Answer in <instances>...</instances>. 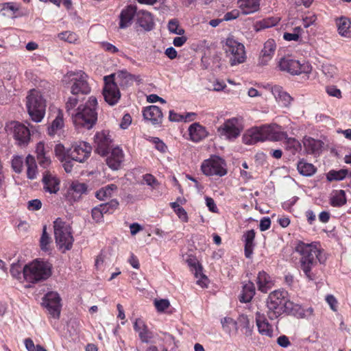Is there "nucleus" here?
<instances>
[{"instance_id": "obj_1", "label": "nucleus", "mask_w": 351, "mask_h": 351, "mask_svg": "<svg viewBox=\"0 0 351 351\" xmlns=\"http://www.w3.org/2000/svg\"><path fill=\"white\" fill-rule=\"evenodd\" d=\"M295 251L302 256L300 258L301 269L309 280H314L315 275L312 269L318 262L323 263L325 256L317 243L310 244L300 242L295 247Z\"/></svg>"}, {"instance_id": "obj_2", "label": "nucleus", "mask_w": 351, "mask_h": 351, "mask_svg": "<svg viewBox=\"0 0 351 351\" xmlns=\"http://www.w3.org/2000/svg\"><path fill=\"white\" fill-rule=\"evenodd\" d=\"M97 100L95 97H90L84 105H80L71 113L72 120L76 128L90 129L97 120L96 107Z\"/></svg>"}, {"instance_id": "obj_3", "label": "nucleus", "mask_w": 351, "mask_h": 351, "mask_svg": "<svg viewBox=\"0 0 351 351\" xmlns=\"http://www.w3.org/2000/svg\"><path fill=\"white\" fill-rule=\"evenodd\" d=\"M26 281L36 283L48 279L52 274V265L48 261L36 259L23 268Z\"/></svg>"}, {"instance_id": "obj_4", "label": "nucleus", "mask_w": 351, "mask_h": 351, "mask_svg": "<svg viewBox=\"0 0 351 351\" xmlns=\"http://www.w3.org/2000/svg\"><path fill=\"white\" fill-rule=\"evenodd\" d=\"M287 292L276 290L269 293L267 300V314L271 319H276L292 306V302L287 298Z\"/></svg>"}, {"instance_id": "obj_5", "label": "nucleus", "mask_w": 351, "mask_h": 351, "mask_svg": "<svg viewBox=\"0 0 351 351\" xmlns=\"http://www.w3.org/2000/svg\"><path fill=\"white\" fill-rule=\"evenodd\" d=\"M53 232L56 243L60 250L65 252L71 248L73 237L69 223L61 218L56 219L53 221Z\"/></svg>"}, {"instance_id": "obj_6", "label": "nucleus", "mask_w": 351, "mask_h": 351, "mask_svg": "<svg viewBox=\"0 0 351 351\" xmlns=\"http://www.w3.org/2000/svg\"><path fill=\"white\" fill-rule=\"evenodd\" d=\"M26 99V106L31 119L36 123L40 122L46 108L45 100L40 92L36 89L30 90Z\"/></svg>"}, {"instance_id": "obj_7", "label": "nucleus", "mask_w": 351, "mask_h": 351, "mask_svg": "<svg viewBox=\"0 0 351 351\" xmlns=\"http://www.w3.org/2000/svg\"><path fill=\"white\" fill-rule=\"evenodd\" d=\"M277 66L280 71L293 75L309 74L312 71V66L308 62L296 60L291 55L280 58L277 61Z\"/></svg>"}, {"instance_id": "obj_8", "label": "nucleus", "mask_w": 351, "mask_h": 351, "mask_svg": "<svg viewBox=\"0 0 351 351\" xmlns=\"http://www.w3.org/2000/svg\"><path fill=\"white\" fill-rule=\"evenodd\" d=\"M226 57L232 66L243 63L246 58L245 48L243 44L229 36L223 45Z\"/></svg>"}, {"instance_id": "obj_9", "label": "nucleus", "mask_w": 351, "mask_h": 351, "mask_svg": "<svg viewBox=\"0 0 351 351\" xmlns=\"http://www.w3.org/2000/svg\"><path fill=\"white\" fill-rule=\"evenodd\" d=\"M87 78V75L82 71H70L64 75L62 82L65 84L71 85V93L73 95H87L90 92Z\"/></svg>"}, {"instance_id": "obj_10", "label": "nucleus", "mask_w": 351, "mask_h": 351, "mask_svg": "<svg viewBox=\"0 0 351 351\" xmlns=\"http://www.w3.org/2000/svg\"><path fill=\"white\" fill-rule=\"evenodd\" d=\"M115 76L114 74H112L105 76L104 78L105 85L103 88V95L105 101L110 106L115 105L121 97V93L115 80L127 77L129 75L125 72H121L117 74V79H115Z\"/></svg>"}, {"instance_id": "obj_11", "label": "nucleus", "mask_w": 351, "mask_h": 351, "mask_svg": "<svg viewBox=\"0 0 351 351\" xmlns=\"http://www.w3.org/2000/svg\"><path fill=\"white\" fill-rule=\"evenodd\" d=\"M243 130V119L241 117H232L226 119L221 125L217 132L219 135L224 139L234 141L238 138Z\"/></svg>"}, {"instance_id": "obj_12", "label": "nucleus", "mask_w": 351, "mask_h": 351, "mask_svg": "<svg viewBox=\"0 0 351 351\" xmlns=\"http://www.w3.org/2000/svg\"><path fill=\"white\" fill-rule=\"evenodd\" d=\"M8 134L12 135L19 146H26L30 141V132L26 125L18 121H11L5 125Z\"/></svg>"}, {"instance_id": "obj_13", "label": "nucleus", "mask_w": 351, "mask_h": 351, "mask_svg": "<svg viewBox=\"0 0 351 351\" xmlns=\"http://www.w3.org/2000/svg\"><path fill=\"white\" fill-rule=\"evenodd\" d=\"M225 161L219 156H212L205 160L202 165L201 169L206 176H223L227 173Z\"/></svg>"}, {"instance_id": "obj_14", "label": "nucleus", "mask_w": 351, "mask_h": 351, "mask_svg": "<svg viewBox=\"0 0 351 351\" xmlns=\"http://www.w3.org/2000/svg\"><path fill=\"white\" fill-rule=\"evenodd\" d=\"M61 298L57 292L47 293L43 298V304L54 319H59L61 311Z\"/></svg>"}, {"instance_id": "obj_15", "label": "nucleus", "mask_w": 351, "mask_h": 351, "mask_svg": "<svg viewBox=\"0 0 351 351\" xmlns=\"http://www.w3.org/2000/svg\"><path fill=\"white\" fill-rule=\"evenodd\" d=\"M92 147L85 141L75 143L70 148L69 156L73 160L84 162L90 155Z\"/></svg>"}, {"instance_id": "obj_16", "label": "nucleus", "mask_w": 351, "mask_h": 351, "mask_svg": "<svg viewBox=\"0 0 351 351\" xmlns=\"http://www.w3.org/2000/svg\"><path fill=\"white\" fill-rule=\"evenodd\" d=\"M94 140L97 153L105 156L108 152L112 142L110 132L104 130L98 132L95 135Z\"/></svg>"}, {"instance_id": "obj_17", "label": "nucleus", "mask_w": 351, "mask_h": 351, "mask_svg": "<svg viewBox=\"0 0 351 351\" xmlns=\"http://www.w3.org/2000/svg\"><path fill=\"white\" fill-rule=\"evenodd\" d=\"M276 49V44L274 39H269L265 43L258 58V64L267 65L273 58Z\"/></svg>"}, {"instance_id": "obj_18", "label": "nucleus", "mask_w": 351, "mask_h": 351, "mask_svg": "<svg viewBox=\"0 0 351 351\" xmlns=\"http://www.w3.org/2000/svg\"><path fill=\"white\" fill-rule=\"evenodd\" d=\"M275 131L274 126L264 125L261 128H252L247 131L250 136L253 137L255 143L258 141H263L269 138H274V135L271 134V132Z\"/></svg>"}, {"instance_id": "obj_19", "label": "nucleus", "mask_w": 351, "mask_h": 351, "mask_svg": "<svg viewBox=\"0 0 351 351\" xmlns=\"http://www.w3.org/2000/svg\"><path fill=\"white\" fill-rule=\"evenodd\" d=\"M42 182L45 192L56 194L60 190V180L48 170L43 173Z\"/></svg>"}, {"instance_id": "obj_20", "label": "nucleus", "mask_w": 351, "mask_h": 351, "mask_svg": "<svg viewBox=\"0 0 351 351\" xmlns=\"http://www.w3.org/2000/svg\"><path fill=\"white\" fill-rule=\"evenodd\" d=\"M271 92L276 102L282 107L289 108L293 101L292 97L280 86L274 85L271 88Z\"/></svg>"}, {"instance_id": "obj_21", "label": "nucleus", "mask_w": 351, "mask_h": 351, "mask_svg": "<svg viewBox=\"0 0 351 351\" xmlns=\"http://www.w3.org/2000/svg\"><path fill=\"white\" fill-rule=\"evenodd\" d=\"M134 329L138 332L141 341L143 343H152L154 337V333L150 331L143 320L138 318L134 323Z\"/></svg>"}, {"instance_id": "obj_22", "label": "nucleus", "mask_w": 351, "mask_h": 351, "mask_svg": "<svg viewBox=\"0 0 351 351\" xmlns=\"http://www.w3.org/2000/svg\"><path fill=\"white\" fill-rule=\"evenodd\" d=\"M143 115L145 120L153 125H159L162 123V113L160 108L156 106L146 107L143 111Z\"/></svg>"}, {"instance_id": "obj_23", "label": "nucleus", "mask_w": 351, "mask_h": 351, "mask_svg": "<svg viewBox=\"0 0 351 351\" xmlns=\"http://www.w3.org/2000/svg\"><path fill=\"white\" fill-rule=\"evenodd\" d=\"M274 139L276 141L284 139L285 149L292 155H295L301 150L300 143L294 138H289L285 132L278 134L277 136H274Z\"/></svg>"}, {"instance_id": "obj_24", "label": "nucleus", "mask_w": 351, "mask_h": 351, "mask_svg": "<svg viewBox=\"0 0 351 351\" xmlns=\"http://www.w3.org/2000/svg\"><path fill=\"white\" fill-rule=\"evenodd\" d=\"M136 7L132 5H128L121 12L119 18V27L125 29L131 25L134 16H136Z\"/></svg>"}, {"instance_id": "obj_25", "label": "nucleus", "mask_w": 351, "mask_h": 351, "mask_svg": "<svg viewBox=\"0 0 351 351\" xmlns=\"http://www.w3.org/2000/svg\"><path fill=\"white\" fill-rule=\"evenodd\" d=\"M124 158L123 150L119 147L112 149L110 155L106 158V162L108 167L113 169L117 170L120 168Z\"/></svg>"}, {"instance_id": "obj_26", "label": "nucleus", "mask_w": 351, "mask_h": 351, "mask_svg": "<svg viewBox=\"0 0 351 351\" xmlns=\"http://www.w3.org/2000/svg\"><path fill=\"white\" fill-rule=\"evenodd\" d=\"M256 323L258 332L268 337H273V327L269 324L265 315L259 312L256 313Z\"/></svg>"}, {"instance_id": "obj_27", "label": "nucleus", "mask_w": 351, "mask_h": 351, "mask_svg": "<svg viewBox=\"0 0 351 351\" xmlns=\"http://www.w3.org/2000/svg\"><path fill=\"white\" fill-rule=\"evenodd\" d=\"M136 20L139 25L147 31L151 30L154 25L152 14L144 10L138 11Z\"/></svg>"}, {"instance_id": "obj_28", "label": "nucleus", "mask_w": 351, "mask_h": 351, "mask_svg": "<svg viewBox=\"0 0 351 351\" xmlns=\"http://www.w3.org/2000/svg\"><path fill=\"white\" fill-rule=\"evenodd\" d=\"M188 130L190 139L193 142H199L208 135L206 128L199 123H194L191 125Z\"/></svg>"}, {"instance_id": "obj_29", "label": "nucleus", "mask_w": 351, "mask_h": 351, "mask_svg": "<svg viewBox=\"0 0 351 351\" xmlns=\"http://www.w3.org/2000/svg\"><path fill=\"white\" fill-rule=\"evenodd\" d=\"M238 7L243 14L257 12L260 8V0H238Z\"/></svg>"}, {"instance_id": "obj_30", "label": "nucleus", "mask_w": 351, "mask_h": 351, "mask_svg": "<svg viewBox=\"0 0 351 351\" xmlns=\"http://www.w3.org/2000/svg\"><path fill=\"white\" fill-rule=\"evenodd\" d=\"M256 284L259 291L267 293L270 289L274 283L271 276L265 271H260L256 279Z\"/></svg>"}, {"instance_id": "obj_31", "label": "nucleus", "mask_w": 351, "mask_h": 351, "mask_svg": "<svg viewBox=\"0 0 351 351\" xmlns=\"http://www.w3.org/2000/svg\"><path fill=\"white\" fill-rule=\"evenodd\" d=\"M86 189L87 187L85 184L73 182L68 190V196L76 201L80 199L83 193H86Z\"/></svg>"}, {"instance_id": "obj_32", "label": "nucleus", "mask_w": 351, "mask_h": 351, "mask_svg": "<svg viewBox=\"0 0 351 351\" xmlns=\"http://www.w3.org/2000/svg\"><path fill=\"white\" fill-rule=\"evenodd\" d=\"M304 146L308 154H319L322 147V142L311 137L304 138Z\"/></svg>"}, {"instance_id": "obj_33", "label": "nucleus", "mask_w": 351, "mask_h": 351, "mask_svg": "<svg viewBox=\"0 0 351 351\" xmlns=\"http://www.w3.org/2000/svg\"><path fill=\"white\" fill-rule=\"evenodd\" d=\"M287 313H292L299 318H309L313 315V308L311 307L306 309L303 308L300 305L292 302V306L288 309Z\"/></svg>"}, {"instance_id": "obj_34", "label": "nucleus", "mask_w": 351, "mask_h": 351, "mask_svg": "<svg viewBox=\"0 0 351 351\" xmlns=\"http://www.w3.org/2000/svg\"><path fill=\"white\" fill-rule=\"evenodd\" d=\"M25 165L27 167V178L29 180H35L38 173L35 158L28 154L25 158Z\"/></svg>"}, {"instance_id": "obj_35", "label": "nucleus", "mask_w": 351, "mask_h": 351, "mask_svg": "<svg viewBox=\"0 0 351 351\" xmlns=\"http://www.w3.org/2000/svg\"><path fill=\"white\" fill-rule=\"evenodd\" d=\"M336 25L339 34L341 36L348 37L350 36L351 32L350 28L351 27V21L348 18L341 16L336 20Z\"/></svg>"}, {"instance_id": "obj_36", "label": "nucleus", "mask_w": 351, "mask_h": 351, "mask_svg": "<svg viewBox=\"0 0 351 351\" xmlns=\"http://www.w3.org/2000/svg\"><path fill=\"white\" fill-rule=\"evenodd\" d=\"M237 324L238 328H241L244 330V333L246 336H251L253 328H254V323L253 321L251 320L248 316L245 315H241L237 318Z\"/></svg>"}, {"instance_id": "obj_37", "label": "nucleus", "mask_w": 351, "mask_h": 351, "mask_svg": "<svg viewBox=\"0 0 351 351\" xmlns=\"http://www.w3.org/2000/svg\"><path fill=\"white\" fill-rule=\"evenodd\" d=\"M255 294V287L252 282L248 281L243 286L240 301L241 302H249L252 300Z\"/></svg>"}, {"instance_id": "obj_38", "label": "nucleus", "mask_w": 351, "mask_h": 351, "mask_svg": "<svg viewBox=\"0 0 351 351\" xmlns=\"http://www.w3.org/2000/svg\"><path fill=\"white\" fill-rule=\"evenodd\" d=\"M117 191V186L116 184H108L98 190L95 193V197L99 200H105L106 199L111 197L113 193Z\"/></svg>"}, {"instance_id": "obj_39", "label": "nucleus", "mask_w": 351, "mask_h": 351, "mask_svg": "<svg viewBox=\"0 0 351 351\" xmlns=\"http://www.w3.org/2000/svg\"><path fill=\"white\" fill-rule=\"evenodd\" d=\"M346 203L345 191L343 190L334 191L330 197V204L333 206H341Z\"/></svg>"}, {"instance_id": "obj_40", "label": "nucleus", "mask_w": 351, "mask_h": 351, "mask_svg": "<svg viewBox=\"0 0 351 351\" xmlns=\"http://www.w3.org/2000/svg\"><path fill=\"white\" fill-rule=\"evenodd\" d=\"M223 330L230 335L232 332L235 333L238 331L237 320L235 321L231 317H224L221 320Z\"/></svg>"}, {"instance_id": "obj_41", "label": "nucleus", "mask_w": 351, "mask_h": 351, "mask_svg": "<svg viewBox=\"0 0 351 351\" xmlns=\"http://www.w3.org/2000/svg\"><path fill=\"white\" fill-rule=\"evenodd\" d=\"M64 126V121L62 114L60 112H58L56 118L53 121L51 125L48 128V134L53 136L58 133Z\"/></svg>"}, {"instance_id": "obj_42", "label": "nucleus", "mask_w": 351, "mask_h": 351, "mask_svg": "<svg viewBox=\"0 0 351 351\" xmlns=\"http://www.w3.org/2000/svg\"><path fill=\"white\" fill-rule=\"evenodd\" d=\"M299 173L305 176H311L315 172V167L304 160H300L297 166Z\"/></svg>"}, {"instance_id": "obj_43", "label": "nucleus", "mask_w": 351, "mask_h": 351, "mask_svg": "<svg viewBox=\"0 0 351 351\" xmlns=\"http://www.w3.org/2000/svg\"><path fill=\"white\" fill-rule=\"evenodd\" d=\"M51 242V237L47 232V226H44L43 228V233L40 239V246L41 250L45 252L49 251Z\"/></svg>"}, {"instance_id": "obj_44", "label": "nucleus", "mask_w": 351, "mask_h": 351, "mask_svg": "<svg viewBox=\"0 0 351 351\" xmlns=\"http://www.w3.org/2000/svg\"><path fill=\"white\" fill-rule=\"evenodd\" d=\"M348 170L340 169L339 171L331 170L327 173V179L328 181L341 180L346 178Z\"/></svg>"}, {"instance_id": "obj_45", "label": "nucleus", "mask_w": 351, "mask_h": 351, "mask_svg": "<svg viewBox=\"0 0 351 351\" xmlns=\"http://www.w3.org/2000/svg\"><path fill=\"white\" fill-rule=\"evenodd\" d=\"M69 152L70 149H66L61 144H58L55 147V154L61 162L70 158Z\"/></svg>"}, {"instance_id": "obj_46", "label": "nucleus", "mask_w": 351, "mask_h": 351, "mask_svg": "<svg viewBox=\"0 0 351 351\" xmlns=\"http://www.w3.org/2000/svg\"><path fill=\"white\" fill-rule=\"evenodd\" d=\"M119 204V202L117 199H112L107 203L100 204L99 208L104 214L112 213L117 209Z\"/></svg>"}, {"instance_id": "obj_47", "label": "nucleus", "mask_w": 351, "mask_h": 351, "mask_svg": "<svg viewBox=\"0 0 351 351\" xmlns=\"http://www.w3.org/2000/svg\"><path fill=\"white\" fill-rule=\"evenodd\" d=\"M58 37L64 41L69 43H76L78 40V36L72 32L66 31L58 34Z\"/></svg>"}, {"instance_id": "obj_48", "label": "nucleus", "mask_w": 351, "mask_h": 351, "mask_svg": "<svg viewBox=\"0 0 351 351\" xmlns=\"http://www.w3.org/2000/svg\"><path fill=\"white\" fill-rule=\"evenodd\" d=\"M278 20L274 18H268L256 23V27L258 30L271 27L276 25Z\"/></svg>"}, {"instance_id": "obj_49", "label": "nucleus", "mask_w": 351, "mask_h": 351, "mask_svg": "<svg viewBox=\"0 0 351 351\" xmlns=\"http://www.w3.org/2000/svg\"><path fill=\"white\" fill-rule=\"evenodd\" d=\"M168 29L170 32L178 35H182L184 33V30L182 28H180L178 21L176 19H172L169 21Z\"/></svg>"}, {"instance_id": "obj_50", "label": "nucleus", "mask_w": 351, "mask_h": 351, "mask_svg": "<svg viewBox=\"0 0 351 351\" xmlns=\"http://www.w3.org/2000/svg\"><path fill=\"white\" fill-rule=\"evenodd\" d=\"M23 167V159L21 156H14L12 160V167L13 170L17 173H21Z\"/></svg>"}, {"instance_id": "obj_51", "label": "nucleus", "mask_w": 351, "mask_h": 351, "mask_svg": "<svg viewBox=\"0 0 351 351\" xmlns=\"http://www.w3.org/2000/svg\"><path fill=\"white\" fill-rule=\"evenodd\" d=\"M322 71L327 77L332 78L337 74V68L331 64H324Z\"/></svg>"}, {"instance_id": "obj_52", "label": "nucleus", "mask_w": 351, "mask_h": 351, "mask_svg": "<svg viewBox=\"0 0 351 351\" xmlns=\"http://www.w3.org/2000/svg\"><path fill=\"white\" fill-rule=\"evenodd\" d=\"M1 6V10L10 11L12 14L16 13L20 8L19 5L14 2L4 3Z\"/></svg>"}, {"instance_id": "obj_53", "label": "nucleus", "mask_w": 351, "mask_h": 351, "mask_svg": "<svg viewBox=\"0 0 351 351\" xmlns=\"http://www.w3.org/2000/svg\"><path fill=\"white\" fill-rule=\"evenodd\" d=\"M301 30L300 27L295 28V31L293 33H288L285 32L283 35V38L287 41H297L300 38L299 32Z\"/></svg>"}, {"instance_id": "obj_54", "label": "nucleus", "mask_w": 351, "mask_h": 351, "mask_svg": "<svg viewBox=\"0 0 351 351\" xmlns=\"http://www.w3.org/2000/svg\"><path fill=\"white\" fill-rule=\"evenodd\" d=\"M78 104V99L76 96L70 97L66 103V109L69 113H72L71 111L75 112L74 108Z\"/></svg>"}, {"instance_id": "obj_55", "label": "nucleus", "mask_w": 351, "mask_h": 351, "mask_svg": "<svg viewBox=\"0 0 351 351\" xmlns=\"http://www.w3.org/2000/svg\"><path fill=\"white\" fill-rule=\"evenodd\" d=\"M169 302L168 300H156L154 301V305L158 311L162 312L169 306Z\"/></svg>"}, {"instance_id": "obj_56", "label": "nucleus", "mask_w": 351, "mask_h": 351, "mask_svg": "<svg viewBox=\"0 0 351 351\" xmlns=\"http://www.w3.org/2000/svg\"><path fill=\"white\" fill-rule=\"evenodd\" d=\"M326 91L329 96L335 97L338 99L341 97V92L335 86H328L326 87Z\"/></svg>"}, {"instance_id": "obj_57", "label": "nucleus", "mask_w": 351, "mask_h": 351, "mask_svg": "<svg viewBox=\"0 0 351 351\" xmlns=\"http://www.w3.org/2000/svg\"><path fill=\"white\" fill-rule=\"evenodd\" d=\"M255 232L254 230H250L245 232L243 239L245 244L254 245Z\"/></svg>"}, {"instance_id": "obj_58", "label": "nucleus", "mask_w": 351, "mask_h": 351, "mask_svg": "<svg viewBox=\"0 0 351 351\" xmlns=\"http://www.w3.org/2000/svg\"><path fill=\"white\" fill-rule=\"evenodd\" d=\"M104 214L102 210L99 208V205L92 209V217L96 222L102 221Z\"/></svg>"}, {"instance_id": "obj_59", "label": "nucleus", "mask_w": 351, "mask_h": 351, "mask_svg": "<svg viewBox=\"0 0 351 351\" xmlns=\"http://www.w3.org/2000/svg\"><path fill=\"white\" fill-rule=\"evenodd\" d=\"M23 269L19 263L12 264L10 268V273L12 276L15 278H21V271Z\"/></svg>"}, {"instance_id": "obj_60", "label": "nucleus", "mask_w": 351, "mask_h": 351, "mask_svg": "<svg viewBox=\"0 0 351 351\" xmlns=\"http://www.w3.org/2000/svg\"><path fill=\"white\" fill-rule=\"evenodd\" d=\"M37 160L40 166L44 169L49 168L51 163V158L47 155L42 156L41 157H38Z\"/></svg>"}, {"instance_id": "obj_61", "label": "nucleus", "mask_w": 351, "mask_h": 351, "mask_svg": "<svg viewBox=\"0 0 351 351\" xmlns=\"http://www.w3.org/2000/svg\"><path fill=\"white\" fill-rule=\"evenodd\" d=\"M42 206V202L40 200L38 199H32L28 202L27 203V208L29 210H38L41 208Z\"/></svg>"}, {"instance_id": "obj_62", "label": "nucleus", "mask_w": 351, "mask_h": 351, "mask_svg": "<svg viewBox=\"0 0 351 351\" xmlns=\"http://www.w3.org/2000/svg\"><path fill=\"white\" fill-rule=\"evenodd\" d=\"M271 226V220L268 217L262 218L260 221L259 228L261 231H265Z\"/></svg>"}, {"instance_id": "obj_63", "label": "nucleus", "mask_w": 351, "mask_h": 351, "mask_svg": "<svg viewBox=\"0 0 351 351\" xmlns=\"http://www.w3.org/2000/svg\"><path fill=\"white\" fill-rule=\"evenodd\" d=\"M206 206L208 208L209 210L213 213H217L218 208L215 204L214 199L210 197H205Z\"/></svg>"}, {"instance_id": "obj_64", "label": "nucleus", "mask_w": 351, "mask_h": 351, "mask_svg": "<svg viewBox=\"0 0 351 351\" xmlns=\"http://www.w3.org/2000/svg\"><path fill=\"white\" fill-rule=\"evenodd\" d=\"M239 16V11L237 10H233L225 14L223 20L226 21L236 19Z\"/></svg>"}]
</instances>
